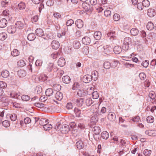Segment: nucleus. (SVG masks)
Listing matches in <instances>:
<instances>
[{"label": "nucleus", "instance_id": "1", "mask_svg": "<svg viewBox=\"0 0 156 156\" xmlns=\"http://www.w3.org/2000/svg\"><path fill=\"white\" fill-rule=\"evenodd\" d=\"M132 41L131 38L129 37H126L124 39L123 44L122 46V49L125 51L128 50L129 45L132 44Z\"/></svg>", "mask_w": 156, "mask_h": 156}, {"label": "nucleus", "instance_id": "2", "mask_svg": "<svg viewBox=\"0 0 156 156\" xmlns=\"http://www.w3.org/2000/svg\"><path fill=\"white\" fill-rule=\"evenodd\" d=\"M92 131L94 134L93 135L94 138L95 140H98L99 139V137L98 135L101 132V128L98 126H95L93 128Z\"/></svg>", "mask_w": 156, "mask_h": 156}, {"label": "nucleus", "instance_id": "3", "mask_svg": "<svg viewBox=\"0 0 156 156\" xmlns=\"http://www.w3.org/2000/svg\"><path fill=\"white\" fill-rule=\"evenodd\" d=\"M87 94H90V93L89 92L88 88H87V91L83 89H79L77 92V94L80 97L84 96Z\"/></svg>", "mask_w": 156, "mask_h": 156}, {"label": "nucleus", "instance_id": "4", "mask_svg": "<svg viewBox=\"0 0 156 156\" xmlns=\"http://www.w3.org/2000/svg\"><path fill=\"white\" fill-rule=\"evenodd\" d=\"M59 130L62 133L65 134L67 133L70 130L69 126L66 124L62 125L60 127Z\"/></svg>", "mask_w": 156, "mask_h": 156}, {"label": "nucleus", "instance_id": "5", "mask_svg": "<svg viewBox=\"0 0 156 156\" xmlns=\"http://www.w3.org/2000/svg\"><path fill=\"white\" fill-rule=\"evenodd\" d=\"M77 124L78 129L79 128L82 129L85 128L86 126L84 121L80 119H77Z\"/></svg>", "mask_w": 156, "mask_h": 156}, {"label": "nucleus", "instance_id": "6", "mask_svg": "<svg viewBox=\"0 0 156 156\" xmlns=\"http://www.w3.org/2000/svg\"><path fill=\"white\" fill-rule=\"evenodd\" d=\"M90 90H91V93L92 94V97L94 99H96L98 98L99 95L98 91H93L94 88L92 87H90L88 88V91H89Z\"/></svg>", "mask_w": 156, "mask_h": 156}, {"label": "nucleus", "instance_id": "7", "mask_svg": "<svg viewBox=\"0 0 156 156\" xmlns=\"http://www.w3.org/2000/svg\"><path fill=\"white\" fill-rule=\"evenodd\" d=\"M103 49V52L106 54H109L113 50L112 48L108 45L104 46Z\"/></svg>", "mask_w": 156, "mask_h": 156}, {"label": "nucleus", "instance_id": "8", "mask_svg": "<svg viewBox=\"0 0 156 156\" xmlns=\"http://www.w3.org/2000/svg\"><path fill=\"white\" fill-rule=\"evenodd\" d=\"M35 32L36 34L37 35V36L39 37H42L44 39H47L45 37H44V35L42 29L40 28L37 29L35 31Z\"/></svg>", "mask_w": 156, "mask_h": 156}, {"label": "nucleus", "instance_id": "9", "mask_svg": "<svg viewBox=\"0 0 156 156\" xmlns=\"http://www.w3.org/2000/svg\"><path fill=\"white\" fill-rule=\"evenodd\" d=\"M82 41L83 44L85 45H89L91 42V39L89 37L86 36L82 38Z\"/></svg>", "mask_w": 156, "mask_h": 156}, {"label": "nucleus", "instance_id": "10", "mask_svg": "<svg viewBox=\"0 0 156 156\" xmlns=\"http://www.w3.org/2000/svg\"><path fill=\"white\" fill-rule=\"evenodd\" d=\"M91 76L89 75H86L84 76L83 78V81L85 83H89L92 80Z\"/></svg>", "mask_w": 156, "mask_h": 156}, {"label": "nucleus", "instance_id": "11", "mask_svg": "<svg viewBox=\"0 0 156 156\" xmlns=\"http://www.w3.org/2000/svg\"><path fill=\"white\" fill-rule=\"evenodd\" d=\"M6 117L8 118H9L12 121L16 120L17 117L16 114L14 113L7 114L6 115Z\"/></svg>", "mask_w": 156, "mask_h": 156}, {"label": "nucleus", "instance_id": "12", "mask_svg": "<svg viewBox=\"0 0 156 156\" xmlns=\"http://www.w3.org/2000/svg\"><path fill=\"white\" fill-rule=\"evenodd\" d=\"M116 115L113 112H110L108 115V119L110 121H115L116 119Z\"/></svg>", "mask_w": 156, "mask_h": 156}, {"label": "nucleus", "instance_id": "13", "mask_svg": "<svg viewBox=\"0 0 156 156\" xmlns=\"http://www.w3.org/2000/svg\"><path fill=\"white\" fill-rule=\"evenodd\" d=\"M82 7L85 12L88 11L90 10V5L87 2H83L82 4Z\"/></svg>", "mask_w": 156, "mask_h": 156}, {"label": "nucleus", "instance_id": "14", "mask_svg": "<svg viewBox=\"0 0 156 156\" xmlns=\"http://www.w3.org/2000/svg\"><path fill=\"white\" fill-rule=\"evenodd\" d=\"M8 22L5 19L3 18L0 20V27L3 28L5 27L7 24Z\"/></svg>", "mask_w": 156, "mask_h": 156}, {"label": "nucleus", "instance_id": "15", "mask_svg": "<svg viewBox=\"0 0 156 156\" xmlns=\"http://www.w3.org/2000/svg\"><path fill=\"white\" fill-rule=\"evenodd\" d=\"M52 47L53 49H57L59 47V43L56 40H53L51 42Z\"/></svg>", "mask_w": 156, "mask_h": 156}, {"label": "nucleus", "instance_id": "16", "mask_svg": "<svg viewBox=\"0 0 156 156\" xmlns=\"http://www.w3.org/2000/svg\"><path fill=\"white\" fill-rule=\"evenodd\" d=\"M76 26L79 28H82L83 26V23L82 20L80 19L77 20L75 23Z\"/></svg>", "mask_w": 156, "mask_h": 156}, {"label": "nucleus", "instance_id": "17", "mask_svg": "<svg viewBox=\"0 0 156 156\" xmlns=\"http://www.w3.org/2000/svg\"><path fill=\"white\" fill-rule=\"evenodd\" d=\"M145 133L148 136H156V130H148L145 131Z\"/></svg>", "mask_w": 156, "mask_h": 156}, {"label": "nucleus", "instance_id": "18", "mask_svg": "<svg viewBox=\"0 0 156 156\" xmlns=\"http://www.w3.org/2000/svg\"><path fill=\"white\" fill-rule=\"evenodd\" d=\"M7 31L9 34H14L16 31V27L14 26H9L8 27Z\"/></svg>", "mask_w": 156, "mask_h": 156}, {"label": "nucleus", "instance_id": "19", "mask_svg": "<svg viewBox=\"0 0 156 156\" xmlns=\"http://www.w3.org/2000/svg\"><path fill=\"white\" fill-rule=\"evenodd\" d=\"M84 100L83 98H79L76 100L75 101V104L79 107H81L82 106L84 103Z\"/></svg>", "mask_w": 156, "mask_h": 156}, {"label": "nucleus", "instance_id": "20", "mask_svg": "<svg viewBox=\"0 0 156 156\" xmlns=\"http://www.w3.org/2000/svg\"><path fill=\"white\" fill-rule=\"evenodd\" d=\"M55 97L57 100L60 101L63 98V94L59 91L57 92L55 94Z\"/></svg>", "mask_w": 156, "mask_h": 156}, {"label": "nucleus", "instance_id": "21", "mask_svg": "<svg viewBox=\"0 0 156 156\" xmlns=\"http://www.w3.org/2000/svg\"><path fill=\"white\" fill-rule=\"evenodd\" d=\"M66 61L63 58H59L58 62V66L61 67L63 66L65 64Z\"/></svg>", "mask_w": 156, "mask_h": 156}, {"label": "nucleus", "instance_id": "22", "mask_svg": "<svg viewBox=\"0 0 156 156\" xmlns=\"http://www.w3.org/2000/svg\"><path fill=\"white\" fill-rule=\"evenodd\" d=\"M76 146L78 149H81L84 147V144L81 140H79L76 142Z\"/></svg>", "mask_w": 156, "mask_h": 156}, {"label": "nucleus", "instance_id": "23", "mask_svg": "<svg viewBox=\"0 0 156 156\" xmlns=\"http://www.w3.org/2000/svg\"><path fill=\"white\" fill-rule=\"evenodd\" d=\"M147 14L151 17L154 16L155 14L154 10V9H148L147 12Z\"/></svg>", "mask_w": 156, "mask_h": 156}, {"label": "nucleus", "instance_id": "24", "mask_svg": "<svg viewBox=\"0 0 156 156\" xmlns=\"http://www.w3.org/2000/svg\"><path fill=\"white\" fill-rule=\"evenodd\" d=\"M62 80L64 83L68 84L70 82L71 79L69 76H65L63 77Z\"/></svg>", "mask_w": 156, "mask_h": 156}, {"label": "nucleus", "instance_id": "25", "mask_svg": "<svg viewBox=\"0 0 156 156\" xmlns=\"http://www.w3.org/2000/svg\"><path fill=\"white\" fill-rule=\"evenodd\" d=\"M113 51L115 54H118L122 51V49L121 47L117 46L114 47Z\"/></svg>", "mask_w": 156, "mask_h": 156}, {"label": "nucleus", "instance_id": "26", "mask_svg": "<svg viewBox=\"0 0 156 156\" xmlns=\"http://www.w3.org/2000/svg\"><path fill=\"white\" fill-rule=\"evenodd\" d=\"M101 36V33L99 31H96L94 34V37L95 39L97 40H100Z\"/></svg>", "mask_w": 156, "mask_h": 156}, {"label": "nucleus", "instance_id": "27", "mask_svg": "<svg viewBox=\"0 0 156 156\" xmlns=\"http://www.w3.org/2000/svg\"><path fill=\"white\" fill-rule=\"evenodd\" d=\"M54 91L51 88H48L45 91V94L47 96L50 97L52 96L53 94Z\"/></svg>", "mask_w": 156, "mask_h": 156}, {"label": "nucleus", "instance_id": "28", "mask_svg": "<svg viewBox=\"0 0 156 156\" xmlns=\"http://www.w3.org/2000/svg\"><path fill=\"white\" fill-rule=\"evenodd\" d=\"M76 122H72L70 124V127L71 128L70 129V130L73 131L74 129V131L76 130V131H77V129L76 128L77 124V120L76 121Z\"/></svg>", "mask_w": 156, "mask_h": 156}, {"label": "nucleus", "instance_id": "29", "mask_svg": "<svg viewBox=\"0 0 156 156\" xmlns=\"http://www.w3.org/2000/svg\"><path fill=\"white\" fill-rule=\"evenodd\" d=\"M9 72L6 70L2 71L1 73L2 76L4 78H7L9 75Z\"/></svg>", "mask_w": 156, "mask_h": 156}, {"label": "nucleus", "instance_id": "30", "mask_svg": "<svg viewBox=\"0 0 156 156\" xmlns=\"http://www.w3.org/2000/svg\"><path fill=\"white\" fill-rule=\"evenodd\" d=\"M18 8L20 10H23L25 8L26 5L24 2H21L17 4Z\"/></svg>", "mask_w": 156, "mask_h": 156}, {"label": "nucleus", "instance_id": "31", "mask_svg": "<svg viewBox=\"0 0 156 156\" xmlns=\"http://www.w3.org/2000/svg\"><path fill=\"white\" fill-rule=\"evenodd\" d=\"M16 27L19 29H22L23 28L24 24L23 23L20 21H17L15 23Z\"/></svg>", "mask_w": 156, "mask_h": 156}, {"label": "nucleus", "instance_id": "32", "mask_svg": "<svg viewBox=\"0 0 156 156\" xmlns=\"http://www.w3.org/2000/svg\"><path fill=\"white\" fill-rule=\"evenodd\" d=\"M98 72L96 71H94L92 73V79L94 78V80H96L98 77Z\"/></svg>", "mask_w": 156, "mask_h": 156}, {"label": "nucleus", "instance_id": "33", "mask_svg": "<svg viewBox=\"0 0 156 156\" xmlns=\"http://www.w3.org/2000/svg\"><path fill=\"white\" fill-rule=\"evenodd\" d=\"M81 88V86L79 83L78 82H75L72 87V89L73 90H79Z\"/></svg>", "mask_w": 156, "mask_h": 156}, {"label": "nucleus", "instance_id": "34", "mask_svg": "<svg viewBox=\"0 0 156 156\" xmlns=\"http://www.w3.org/2000/svg\"><path fill=\"white\" fill-rule=\"evenodd\" d=\"M73 45L74 48L78 49L80 46V44L78 41L76 40L74 41Z\"/></svg>", "mask_w": 156, "mask_h": 156}, {"label": "nucleus", "instance_id": "35", "mask_svg": "<svg viewBox=\"0 0 156 156\" xmlns=\"http://www.w3.org/2000/svg\"><path fill=\"white\" fill-rule=\"evenodd\" d=\"M35 38V34L33 33H31L29 34L27 36V39L30 41L34 40Z\"/></svg>", "mask_w": 156, "mask_h": 156}, {"label": "nucleus", "instance_id": "36", "mask_svg": "<svg viewBox=\"0 0 156 156\" xmlns=\"http://www.w3.org/2000/svg\"><path fill=\"white\" fill-rule=\"evenodd\" d=\"M109 134L108 132L106 131H104L101 133V136L102 138L107 140L109 137Z\"/></svg>", "mask_w": 156, "mask_h": 156}, {"label": "nucleus", "instance_id": "37", "mask_svg": "<svg viewBox=\"0 0 156 156\" xmlns=\"http://www.w3.org/2000/svg\"><path fill=\"white\" fill-rule=\"evenodd\" d=\"M7 34L5 32H2L0 33V40L3 41L7 37Z\"/></svg>", "mask_w": 156, "mask_h": 156}, {"label": "nucleus", "instance_id": "38", "mask_svg": "<svg viewBox=\"0 0 156 156\" xmlns=\"http://www.w3.org/2000/svg\"><path fill=\"white\" fill-rule=\"evenodd\" d=\"M154 27V24L151 22H149L147 25V28L148 30H151Z\"/></svg>", "mask_w": 156, "mask_h": 156}, {"label": "nucleus", "instance_id": "39", "mask_svg": "<svg viewBox=\"0 0 156 156\" xmlns=\"http://www.w3.org/2000/svg\"><path fill=\"white\" fill-rule=\"evenodd\" d=\"M49 120L45 119H41L39 121V124L41 126H44L45 124L48 122Z\"/></svg>", "mask_w": 156, "mask_h": 156}, {"label": "nucleus", "instance_id": "40", "mask_svg": "<svg viewBox=\"0 0 156 156\" xmlns=\"http://www.w3.org/2000/svg\"><path fill=\"white\" fill-rule=\"evenodd\" d=\"M130 32L131 35L133 36L137 35L139 33L138 30L135 28H132Z\"/></svg>", "mask_w": 156, "mask_h": 156}, {"label": "nucleus", "instance_id": "41", "mask_svg": "<svg viewBox=\"0 0 156 156\" xmlns=\"http://www.w3.org/2000/svg\"><path fill=\"white\" fill-rule=\"evenodd\" d=\"M3 91L2 89H0V98H1L0 99L1 101L2 102H4V100H5V102H8V99H7L6 98H5V97H2L1 96H2L3 95Z\"/></svg>", "mask_w": 156, "mask_h": 156}, {"label": "nucleus", "instance_id": "42", "mask_svg": "<svg viewBox=\"0 0 156 156\" xmlns=\"http://www.w3.org/2000/svg\"><path fill=\"white\" fill-rule=\"evenodd\" d=\"M54 67L53 63H50L48 65L47 67V70L48 72H51Z\"/></svg>", "mask_w": 156, "mask_h": 156}, {"label": "nucleus", "instance_id": "43", "mask_svg": "<svg viewBox=\"0 0 156 156\" xmlns=\"http://www.w3.org/2000/svg\"><path fill=\"white\" fill-rule=\"evenodd\" d=\"M85 103L87 106H89L93 103V101L92 100L91 98H89L86 100Z\"/></svg>", "mask_w": 156, "mask_h": 156}, {"label": "nucleus", "instance_id": "44", "mask_svg": "<svg viewBox=\"0 0 156 156\" xmlns=\"http://www.w3.org/2000/svg\"><path fill=\"white\" fill-rule=\"evenodd\" d=\"M107 35L108 36L110 37L111 38H112L113 39H114L116 37V35H117V34L115 32L112 31L108 33L107 34Z\"/></svg>", "mask_w": 156, "mask_h": 156}, {"label": "nucleus", "instance_id": "45", "mask_svg": "<svg viewBox=\"0 0 156 156\" xmlns=\"http://www.w3.org/2000/svg\"><path fill=\"white\" fill-rule=\"evenodd\" d=\"M20 53L19 51L16 49H14L11 52V55L13 56H18Z\"/></svg>", "mask_w": 156, "mask_h": 156}, {"label": "nucleus", "instance_id": "46", "mask_svg": "<svg viewBox=\"0 0 156 156\" xmlns=\"http://www.w3.org/2000/svg\"><path fill=\"white\" fill-rule=\"evenodd\" d=\"M52 126L49 124L47 123L43 126V128L45 130H49L52 128Z\"/></svg>", "mask_w": 156, "mask_h": 156}, {"label": "nucleus", "instance_id": "47", "mask_svg": "<svg viewBox=\"0 0 156 156\" xmlns=\"http://www.w3.org/2000/svg\"><path fill=\"white\" fill-rule=\"evenodd\" d=\"M98 108L96 106V105H93L92 106L91 109L93 112L95 113L96 115L98 114Z\"/></svg>", "mask_w": 156, "mask_h": 156}, {"label": "nucleus", "instance_id": "48", "mask_svg": "<svg viewBox=\"0 0 156 156\" xmlns=\"http://www.w3.org/2000/svg\"><path fill=\"white\" fill-rule=\"evenodd\" d=\"M154 121V118L152 116H149L147 118V121L148 123H152Z\"/></svg>", "mask_w": 156, "mask_h": 156}, {"label": "nucleus", "instance_id": "49", "mask_svg": "<svg viewBox=\"0 0 156 156\" xmlns=\"http://www.w3.org/2000/svg\"><path fill=\"white\" fill-rule=\"evenodd\" d=\"M142 4L143 6L145 7H147L149 6L150 3L148 0H144L142 1Z\"/></svg>", "mask_w": 156, "mask_h": 156}, {"label": "nucleus", "instance_id": "50", "mask_svg": "<svg viewBox=\"0 0 156 156\" xmlns=\"http://www.w3.org/2000/svg\"><path fill=\"white\" fill-rule=\"evenodd\" d=\"M17 64L18 66L23 67L26 65V63L23 60H20L18 61Z\"/></svg>", "mask_w": 156, "mask_h": 156}, {"label": "nucleus", "instance_id": "51", "mask_svg": "<svg viewBox=\"0 0 156 156\" xmlns=\"http://www.w3.org/2000/svg\"><path fill=\"white\" fill-rule=\"evenodd\" d=\"M21 99L23 101H27L30 99V98L28 95H23L21 96Z\"/></svg>", "mask_w": 156, "mask_h": 156}, {"label": "nucleus", "instance_id": "52", "mask_svg": "<svg viewBox=\"0 0 156 156\" xmlns=\"http://www.w3.org/2000/svg\"><path fill=\"white\" fill-rule=\"evenodd\" d=\"M149 96L151 99H154L156 97L155 92L153 91H151L149 93Z\"/></svg>", "mask_w": 156, "mask_h": 156}, {"label": "nucleus", "instance_id": "53", "mask_svg": "<svg viewBox=\"0 0 156 156\" xmlns=\"http://www.w3.org/2000/svg\"><path fill=\"white\" fill-rule=\"evenodd\" d=\"M104 66L105 69H109L111 67V63L109 62H105L104 63Z\"/></svg>", "mask_w": 156, "mask_h": 156}, {"label": "nucleus", "instance_id": "54", "mask_svg": "<svg viewBox=\"0 0 156 156\" xmlns=\"http://www.w3.org/2000/svg\"><path fill=\"white\" fill-rule=\"evenodd\" d=\"M111 136L112 140H113L115 143L117 144L118 142H119V141H118V136H113L112 135H111Z\"/></svg>", "mask_w": 156, "mask_h": 156}, {"label": "nucleus", "instance_id": "55", "mask_svg": "<svg viewBox=\"0 0 156 156\" xmlns=\"http://www.w3.org/2000/svg\"><path fill=\"white\" fill-rule=\"evenodd\" d=\"M151 153V150L145 149L144 151V154L145 156H149Z\"/></svg>", "mask_w": 156, "mask_h": 156}, {"label": "nucleus", "instance_id": "56", "mask_svg": "<svg viewBox=\"0 0 156 156\" xmlns=\"http://www.w3.org/2000/svg\"><path fill=\"white\" fill-rule=\"evenodd\" d=\"M35 91L37 94H40L42 91V88L40 86H37L35 89Z\"/></svg>", "mask_w": 156, "mask_h": 156}, {"label": "nucleus", "instance_id": "57", "mask_svg": "<svg viewBox=\"0 0 156 156\" xmlns=\"http://www.w3.org/2000/svg\"><path fill=\"white\" fill-rule=\"evenodd\" d=\"M120 16L117 13L114 14L113 16V19L114 21H118L120 19Z\"/></svg>", "mask_w": 156, "mask_h": 156}, {"label": "nucleus", "instance_id": "58", "mask_svg": "<svg viewBox=\"0 0 156 156\" xmlns=\"http://www.w3.org/2000/svg\"><path fill=\"white\" fill-rule=\"evenodd\" d=\"M2 125L4 127H7L10 125V123L9 121L5 120L2 122Z\"/></svg>", "mask_w": 156, "mask_h": 156}, {"label": "nucleus", "instance_id": "59", "mask_svg": "<svg viewBox=\"0 0 156 156\" xmlns=\"http://www.w3.org/2000/svg\"><path fill=\"white\" fill-rule=\"evenodd\" d=\"M140 79L142 80H144L146 78V75L144 73H140L139 76Z\"/></svg>", "mask_w": 156, "mask_h": 156}, {"label": "nucleus", "instance_id": "60", "mask_svg": "<svg viewBox=\"0 0 156 156\" xmlns=\"http://www.w3.org/2000/svg\"><path fill=\"white\" fill-rule=\"evenodd\" d=\"M74 112L76 116L79 117L81 113V111L78 108H75L74 110Z\"/></svg>", "mask_w": 156, "mask_h": 156}, {"label": "nucleus", "instance_id": "61", "mask_svg": "<svg viewBox=\"0 0 156 156\" xmlns=\"http://www.w3.org/2000/svg\"><path fill=\"white\" fill-rule=\"evenodd\" d=\"M18 75L20 77H23L26 75L25 72L24 70H20L18 72Z\"/></svg>", "mask_w": 156, "mask_h": 156}, {"label": "nucleus", "instance_id": "62", "mask_svg": "<svg viewBox=\"0 0 156 156\" xmlns=\"http://www.w3.org/2000/svg\"><path fill=\"white\" fill-rule=\"evenodd\" d=\"M74 23V21L70 19L68 20L66 23V25L67 26H71L72 24H73Z\"/></svg>", "mask_w": 156, "mask_h": 156}, {"label": "nucleus", "instance_id": "63", "mask_svg": "<svg viewBox=\"0 0 156 156\" xmlns=\"http://www.w3.org/2000/svg\"><path fill=\"white\" fill-rule=\"evenodd\" d=\"M59 55L58 52H55L51 55V57L53 59H55L57 58Z\"/></svg>", "mask_w": 156, "mask_h": 156}, {"label": "nucleus", "instance_id": "64", "mask_svg": "<svg viewBox=\"0 0 156 156\" xmlns=\"http://www.w3.org/2000/svg\"><path fill=\"white\" fill-rule=\"evenodd\" d=\"M104 13L105 16L107 17L110 16L111 14V12L108 10H105L104 11Z\"/></svg>", "mask_w": 156, "mask_h": 156}]
</instances>
